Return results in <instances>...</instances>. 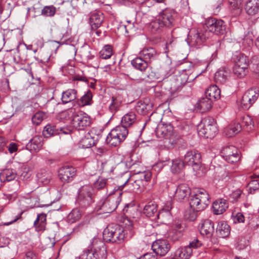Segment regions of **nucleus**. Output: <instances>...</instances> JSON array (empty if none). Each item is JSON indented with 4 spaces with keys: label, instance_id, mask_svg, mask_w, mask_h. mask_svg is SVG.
Returning <instances> with one entry per match:
<instances>
[{
    "label": "nucleus",
    "instance_id": "1",
    "mask_svg": "<svg viewBox=\"0 0 259 259\" xmlns=\"http://www.w3.org/2000/svg\"><path fill=\"white\" fill-rule=\"evenodd\" d=\"M90 249L83 253L76 259H105L107 251L104 243L99 239L94 238L90 245Z\"/></svg>",
    "mask_w": 259,
    "mask_h": 259
},
{
    "label": "nucleus",
    "instance_id": "2",
    "mask_svg": "<svg viewBox=\"0 0 259 259\" xmlns=\"http://www.w3.org/2000/svg\"><path fill=\"white\" fill-rule=\"evenodd\" d=\"M201 155L198 151H188L184 156L183 162L191 166L193 176L201 178L204 176L205 170L201 166Z\"/></svg>",
    "mask_w": 259,
    "mask_h": 259
},
{
    "label": "nucleus",
    "instance_id": "3",
    "mask_svg": "<svg viewBox=\"0 0 259 259\" xmlns=\"http://www.w3.org/2000/svg\"><path fill=\"white\" fill-rule=\"evenodd\" d=\"M127 182L128 181L125 182L123 185L118 186L117 189H114L113 191L102 203L100 209L104 212H111L116 209L121 200L122 189Z\"/></svg>",
    "mask_w": 259,
    "mask_h": 259
},
{
    "label": "nucleus",
    "instance_id": "4",
    "mask_svg": "<svg viewBox=\"0 0 259 259\" xmlns=\"http://www.w3.org/2000/svg\"><path fill=\"white\" fill-rule=\"evenodd\" d=\"M104 240L107 242L120 243L124 238L123 228L116 224L108 225L103 232Z\"/></svg>",
    "mask_w": 259,
    "mask_h": 259
},
{
    "label": "nucleus",
    "instance_id": "5",
    "mask_svg": "<svg viewBox=\"0 0 259 259\" xmlns=\"http://www.w3.org/2000/svg\"><path fill=\"white\" fill-rule=\"evenodd\" d=\"M209 196L203 189H198L196 193L191 196L190 206L196 211L204 210L209 204Z\"/></svg>",
    "mask_w": 259,
    "mask_h": 259
},
{
    "label": "nucleus",
    "instance_id": "6",
    "mask_svg": "<svg viewBox=\"0 0 259 259\" xmlns=\"http://www.w3.org/2000/svg\"><path fill=\"white\" fill-rule=\"evenodd\" d=\"M128 133V130L117 126L108 134L106 142L110 146L116 147L125 140Z\"/></svg>",
    "mask_w": 259,
    "mask_h": 259
},
{
    "label": "nucleus",
    "instance_id": "7",
    "mask_svg": "<svg viewBox=\"0 0 259 259\" xmlns=\"http://www.w3.org/2000/svg\"><path fill=\"white\" fill-rule=\"evenodd\" d=\"M95 192L90 185H84L79 190L77 203L81 207H87L94 201Z\"/></svg>",
    "mask_w": 259,
    "mask_h": 259
},
{
    "label": "nucleus",
    "instance_id": "8",
    "mask_svg": "<svg viewBox=\"0 0 259 259\" xmlns=\"http://www.w3.org/2000/svg\"><path fill=\"white\" fill-rule=\"evenodd\" d=\"M101 130L92 128L79 141V147L86 149L95 145L101 138Z\"/></svg>",
    "mask_w": 259,
    "mask_h": 259
},
{
    "label": "nucleus",
    "instance_id": "9",
    "mask_svg": "<svg viewBox=\"0 0 259 259\" xmlns=\"http://www.w3.org/2000/svg\"><path fill=\"white\" fill-rule=\"evenodd\" d=\"M203 122V126L199 125L198 134L206 138H213L218 131L215 120L212 118L208 117L204 119Z\"/></svg>",
    "mask_w": 259,
    "mask_h": 259
},
{
    "label": "nucleus",
    "instance_id": "10",
    "mask_svg": "<svg viewBox=\"0 0 259 259\" xmlns=\"http://www.w3.org/2000/svg\"><path fill=\"white\" fill-rule=\"evenodd\" d=\"M207 31L201 29H192L189 31L187 37V42L191 47H199L208 36Z\"/></svg>",
    "mask_w": 259,
    "mask_h": 259
},
{
    "label": "nucleus",
    "instance_id": "11",
    "mask_svg": "<svg viewBox=\"0 0 259 259\" xmlns=\"http://www.w3.org/2000/svg\"><path fill=\"white\" fill-rule=\"evenodd\" d=\"M157 17L164 27L170 28L175 25L177 14L173 9L166 8L160 12Z\"/></svg>",
    "mask_w": 259,
    "mask_h": 259
},
{
    "label": "nucleus",
    "instance_id": "12",
    "mask_svg": "<svg viewBox=\"0 0 259 259\" xmlns=\"http://www.w3.org/2000/svg\"><path fill=\"white\" fill-rule=\"evenodd\" d=\"M206 25L209 31L217 35H222L226 31L225 22L221 19L210 18L206 21Z\"/></svg>",
    "mask_w": 259,
    "mask_h": 259
},
{
    "label": "nucleus",
    "instance_id": "13",
    "mask_svg": "<svg viewBox=\"0 0 259 259\" xmlns=\"http://www.w3.org/2000/svg\"><path fill=\"white\" fill-rule=\"evenodd\" d=\"M255 89L248 90L243 95L240 106L243 110L248 109L255 102L259 94Z\"/></svg>",
    "mask_w": 259,
    "mask_h": 259
},
{
    "label": "nucleus",
    "instance_id": "14",
    "mask_svg": "<svg viewBox=\"0 0 259 259\" xmlns=\"http://www.w3.org/2000/svg\"><path fill=\"white\" fill-rule=\"evenodd\" d=\"M222 156L230 163H234L240 159L239 151L235 146L229 145L222 148L221 150Z\"/></svg>",
    "mask_w": 259,
    "mask_h": 259
},
{
    "label": "nucleus",
    "instance_id": "15",
    "mask_svg": "<svg viewBox=\"0 0 259 259\" xmlns=\"http://www.w3.org/2000/svg\"><path fill=\"white\" fill-rule=\"evenodd\" d=\"M91 119L85 113L79 111L74 117L72 126L78 131L83 130L90 125Z\"/></svg>",
    "mask_w": 259,
    "mask_h": 259
},
{
    "label": "nucleus",
    "instance_id": "16",
    "mask_svg": "<svg viewBox=\"0 0 259 259\" xmlns=\"http://www.w3.org/2000/svg\"><path fill=\"white\" fill-rule=\"evenodd\" d=\"M143 213L148 217L153 218L154 220L164 218V212L158 211L157 204L154 201H150L145 206Z\"/></svg>",
    "mask_w": 259,
    "mask_h": 259
},
{
    "label": "nucleus",
    "instance_id": "17",
    "mask_svg": "<svg viewBox=\"0 0 259 259\" xmlns=\"http://www.w3.org/2000/svg\"><path fill=\"white\" fill-rule=\"evenodd\" d=\"M156 132L158 137L165 139H170L177 136L175 135V128L170 123L158 125Z\"/></svg>",
    "mask_w": 259,
    "mask_h": 259
},
{
    "label": "nucleus",
    "instance_id": "18",
    "mask_svg": "<svg viewBox=\"0 0 259 259\" xmlns=\"http://www.w3.org/2000/svg\"><path fill=\"white\" fill-rule=\"evenodd\" d=\"M152 248L156 254L164 256L169 251L170 245L167 240L159 239L153 243Z\"/></svg>",
    "mask_w": 259,
    "mask_h": 259
},
{
    "label": "nucleus",
    "instance_id": "19",
    "mask_svg": "<svg viewBox=\"0 0 259 259\" xmlns=\"http://www.w3.org/2000/svg\"><path fill=\"white\" fill-rule=\"evenodd\" d=\"M139 55L149 63L158 59L159 53L152 47H145L139 52Z\"/></svg>",
    "mask_w": 259,
    "mask_h": 259
},
{
    "label": "nucleus",
    "instance_id": "20",
    "mask_svg": "<svg viewBox=\"0 0 259 259\" xmlns=\"http://www.w3.org/2000/svg\"><path fill=\"white\" fill-rule=\"evenodd\" d=\"M153 106V104L150 99L145 98L144 100H140L137 103L135 109L138 113L142 115H146L152 110Z\"/></svg>",
    "mask_w": 259,
    "mask_h": 259
},
{
    "label": "nucleus",
    "instance_id": "21",
    "mask_svg": "<svg viewBox=\"0 0 259 259\" xmlns=\"http://www.w3.org/2000/svg\"><path fill=\"white\" fill-rule=\"evenodd\" d=\"M190 193L191 190L187 184H181L177 188L174 197L177 201L181 202L186 199Z\"/></svg>",
    "mask_w": 259,
    "mask_h": 259
},
{
    "label": "nucleus",
    "instance_id": "22",
    "mask_svg": "<svg viewBox=\"0 0 259 259\" xmlns=\"http://www.w3.org/2000/svg\"><path fill=\"white\" fill-rule=\"evenodd\" d=\"M69 133V131L67 129L57 128L56 126L51 124L45 126L42 132L44 136L46 138L61 134H68Z\"/></svg>",
    "mask_w": 259,
    "mask_h": 259
},
{
    "label": "nucleus",
    "instance_id": "23",
    "mask_svg": "<svg viewBox=\"0 0 259 259\" xmlns=\"http://www.w3.org/2000/svg\"><path fill=\"white\" fill-rule=\"evenodd\" d=\"M43 138L40 136L33 137L27 144L26 149L31 153L38 152L42 148Z\"/></svg>",
    "mask_w": 259,
    "mask_h": 259
},
{
    "label": "nucleus",
    "instance_id": "24",
    "mask_svg": "<svg viewBox=\"0 0 259 259\" xmlns=\"http://www.w3.org/2000/svg\"><path fill=\"white\" fill-rule=\"evenodd\" d=\"M104 21L103 13L100 12L92 13L89 19V23L92 30H96L99 28Z\"/></svg>",
    "mask_w": 259,
    "mask_h": 259
},
{
    "label": "nucleus",
    "instance_id": "25",
    "mask_svg": "<svg viewBox=\"0 0 259 259\" xmlns=\"http://www.w3.org/2000/svg\"><path fill=\"white\" fill-rule=\"evenodd\" d=\"M123 102V97L119 93L112 95L111 98V103L109 106V110L112 113H115L119 110Z\"/></svg>",
    "mask_w": 259,
    "mask_h": 259
},
{
    "label": "nucleus",
    "instance_id": "26",
    "mask_svg": "<svg viewBox=\"0 0 259 259\" xmlns=\"http://www.w3.org/2000/svg\"><path fill=\"white\" fill-rule=\"evenodd\" d=\"M77 98V91L73 89H69L63 91L61 95V102L62 104H66L68 103H74Z\"/></svg>",
    "mask_w": 259,
    "mask_h": 259
},
{
    "label": "nucleus",
    "instance_id": "27",
    "mask_svg": "<svg viewBox=\"0 0 259 259\" xmlns=\"http://www.w3.org/2000/svg\"><path fill=\"white\" fill-rule=\"evenodd\" d=\"M137 121V115L135 112L130 111L125 114L121 118V125L123 128L128 130V127L132 126Z\"/></svg>",
    "mask_w": 259,
    "mask_h": 259
},
{
    "label": "nucleus",
    "instance_id": "28",
    "mask_svg": "<svg viewBox=\"0 0 259 259\" xmlns=\"http://www.w3.org/2000/svg\"><path fill=\"white\" fill-rule=\"evenodd\" d=\"M58 174L59 178H73L76 174V170L72 166L65 165L59 169Z\"/></svg>",
    "mask_w": 259,
    "mask_h": 259
},
{
    "label": "nucleus",
    "instance_id": "29",
    "mask_svg": "<svg viewBox=\"0 0 259 259\" xmlns=\"http://www.w3.org/2000/svg\"><path fill=\"white\" fill-rule=\"evenodd\" d=\"M200 231L202 235H206L207 237H210L214 232L213 222L208 219L202 221Z\"/></svg>",
    "mask_w": 259,
    "mask_h": 259
},
{
    "label": "nucleus",
    "instance_id": "30",
    "mask_svg": "<svg viewBox=\"0 0 259 259\" xmlns=\"http://www.w3.org/2000/svg\"><path fill=\"white\" fill-rule=\"evenodd\" d=\"M230 70L226 68L219 69L214 75V80L216 83L224 84L228 80Z\"/></svg>",
    "mask_w": 259,
    "mask_h": 259
},
{
    "label": "nucleus",
    "instance_id": "31",
    "mask_svg": "<svg viewBox=\"0 0 259 259\" xmlns=\"http://www.w3.org/2000/svg\"><path fill=\"white\" fill-rule=\"evenodd\" d=\"M228 207L227 200L222 198L215 200L212 204L213 211L215 214H222Z\"/></svg>",
    "mask_w": 259,
    "mask_h": 259
},
{
    "label": "nucleus",
    "instance_id": "32",
    "mask_svg": "<svg viewBox=\"0 0 259 259\" xmlns=\"http://www.w3.org/2000/svg\"><path fill=\"white\" fill-rule=\"evenodd\" d=\"M232 59L235 63L234 65H239V66L246 67H248L249 66V61L248 57L240 52H236L233 55Z\"/></svg>",
    "mask_w": 259,
    "mask_h": 259
},
{
    "label": "nucleus",
    "instance_id": "33",
    "mask_svg": "<svg viewBox=\"0 0 259 259\" xmlns=\"http://www.w3.org/2000/svg\"><path fill=\"white\" fill-rule=\"evenodd\" d=\"M230 227L227 222L222 221L218 223L216 232L219 237H227L230 235Z\"/></svg>",
    "mask_w": 259,
    "mask_h": 259
},
{
    "label": "nucleus",
    "instance_id": "34",
    "mask_svg": "<svg viewBox=\"0 0 259 259\" xmlns=\"http://www.w3.org/2000/svg\"><path fill=\"white\" fill-rule=\"evenodd\" d=\"M205 96L213 102L221 98V90L216 85H210L205 92Z\"/></svg>",
    "mask_w": 259,
    "mask_h": 259
},
{
    "label": "nucleus",
    "instance_id": "35",
    "mask_svg": "<svg viewBox=\"0 0 259 259\" xmlns=\"http://www.w3.org/2000/svg\"><path fill=\"white\" fill-rule=\"evenodd\" d=\"M192 255V251L187 246L178 248L175 252L172 259H189Z\"/></svg>",
    "mask_w": 259,
    "mask_h": 259
},
{
    "label": "nucleus",
    "instance_id": "36",
    "mask_svg": "<svg viewBox=\"0 0 259 259\" xmlns=\"http://www.w3.org/2000/svg\"><path fill=\"white\" fill-rule=\"evenodd\" d=\"M214 177L221 178L227 177H233L232 175V171L229 169L228 166L220 165L214 167Z\"/></svg>",
    "mask_w": 259,
    "mask_h": 259
},
{
    "label": "nucleus",
    "instance_id": "37",
    "mask_svg": "<svg viewBox=\"0 0 259 259\" xmlns=\"http://www.w3.org/2000/svg\"><path fill=\"white\" fill-rule=\"evenodd\" d=\"M245 9L249 15H254L259 11V0H248Z\"/></svg>",
    "mask_w": 259,
    "mask_h": 259
},
{
    "label": "nucleus",
    "instance_id": "38",
    "mask_svg": "<svg viewBox=\"0 0 259 259\" xmlns=\"http://www.w3.org/2000/svg\"><path fill=\"white\" fill-rule=\"evenodd\" d=\"M131 64L135 69L144 72L147 69L148 63L139 55L131 61Z\"/></svg>",
    "mask_w": 259,
    "mask_h": 259
},
{
    "label": "nucleus",
    "instance_id": "39",
    "mask_svg": "<svg viewBox=\"0 0 259 259\" xmlns=\"http://www.w3.org/2000/svg\"><path fill=\"white\" fill-rule=\"evenodd\" d=\"M46 214L40 213L37 214V218L34 222V226L37 231H42L46 229Z\"/></svg>",
    "mask_w": 259,
    "mask_h": 259
},
{
    "label": "nucleus",
    "instance_id": "40",
    "mask_svg": "<svg viewBox=\"0 0 259 259\" xmlns=\"http://www.w3.org/2000/svg\"><path fill=\"white\" fill-rule=\"evenodd\" d=\"M197 107L201 110L202 112H206L211 109L212 105V101L208 97H202L197 103Z\"/></svg>",
    "mask_w": 259,
    "mask_h": 259
},
{
    "label": "nucleus",
    "instance_id": "41",
    "mask_svg": "<svg viewBox=\"0 0 259 259\" xmlns=\"http://www.w3.org/2000/svg\"><path fill=\"white\" fill-rule=\"evenodd\" d=\"M93 94L90 90L88 91L80 98L75 101L79 106L91 105L92 103Z\"/></svg>",
    "mask_w": 259,
    "mask_h": 259
},
{
    "label": "nucleus",
    "instance_id": "42",
    "mask_svg": "<svg viewBox=\"0 0 259 259\" xmlns=\"http://www.w3.org/2000/svg\"><path fill=\"white\" fill-rule=\"evenodd\" d=\"M242 129V126L239 123H234L229 125L225 130V133L226 136L229 137H231L238 133H239Z\"/></svg>",
    "mask_w": 259,
    "mask_h": 259
},
{
    "label": "nucleus",
    "instance_id": "43",
    "mask_svg": "<svg viewBox=\"0 0 259 259\" xmlns=\"http://www.w3.org/2000/svg\"><path fill=\"white\" fill-rule=\"evenodd\" d=\"M81 212L78 208L73 209L67 216V221L69 223H73L78 221L81 217Z\"/></svg>",
    "mask_w": 259,
    "mask_h": 259
},
{
    "label": "nucleus",
    "instance_id": "44",
    "mask_svg": "<svg viewBox=\"0 0 259 259\" xmlns=\"http://www.w3.org/2000/svg\"><path fill=\"white\" fill-rule=\"evenodd\" d=\"M164 27L162 25L158 18L156 16L155 19L152 21L149 24V29L153 33H158L161 32L162 28Z\"/></svg>",
    "mask_w": 259,
    "mask_h": 259
},
{
    "label": "nucleus",
    "instance_id": "45",
    "mask_svg": "<svg viewBox=\"0 0 259 259\" xmlns=\"http://www.w3.org/2000/svg\"><path fill=\"white\" fill-rule=\"evenodd\" d=\"M184 163L180 159H176L172 160L171 166V172L174 174L180 173L184 167Z\"/></svg>",
    "mask_w": 259,
    "mask_h": 259
},
{
    "label": "nucleus",
    "instance_id": "46",
    "mask_svg": "<svg viewBox=\"0 0 259 259\" xmlns=\"http://www.w3.org/2000/svg\"><path fill=\"white\" fill-rule=\"evenodd\" d=\"M112 55V48L108 45H105L99 52L100 57L103 59H109Z\"/></svg>",
    "mask_w": 259,
    "mask_h": 259
},
{
    "label": "nucleus",
    "instance_id": "47",
    "mask_svg": "<svg viewBox=\"0 0 259 259\" xmlns=\"http://www.w3.org/2000/svg\"><path fill=\"white\" fill-rule=\"evenodd\" d=\"M78 110H76L74 108H69L62 113V116L66 119L70 120L71 123H72L74 117L77 114Z\"/></svg>",
    "mask_w": 259,
    "mask_h": 259
},
{
    "label": "nucleus",
    "instance_id": "48",
    "mask_svg": "<svg viewBox=\"0 0 259 259\" xmlns=\"http://www.w3.org/2000/svg\"><path fill=\"white\" fill-rule=\"evenodd\" d=\"M47 116L45 112L42 111H38L36 112L32 117V122L34 124L39 125Z\"/></svg>",
    "mask_w": 259,
    "mask_h": 259
},
{
    "label": "nucleus",
    "instance_id": "49",
    "mask_svg": "<svg viewBox=\"0 0 259 259\" xmlns=\"http://www.w3.org/2000/svg\"><path fill=\"white\" fill-rule=\"evenodd\" d=\"M248 71V67L234 65L233 68L234 73L239 78L244 77Z\"/></svg>",
    "mask_w": 259,
    "mask_h": 259
},
{
    "label": "nucleus",
    "instance_id": "50",
    "mask_svg": "<svg viewBox=\"0 0 259 259\" xmlns=\"http://www.w3.org/2000/svg\"><path fill=\"white\" fill-rule=\"evenodd\" d=\"M189 126L184 122H180L175 128V134L178 133L180 136L186 134L189 130Z\"/></svg>",
    "mask_w": 259,
    "mask_h": 259
},
{
    "label": "nucleus",
    "instance_id": "51",
    "mask_svg": "<svg viewBox=\"0 0 259 259\" xmlns=\"http://www.w3.org/2000/svg\"><path fill=\"white\" fill-rule=\"evenodd\" d=\"M56 12V8L53 6H45L41 10V14L46 17H53Z\"/></svg>",
    "mask_w": 259,
    "mask_h": 259
},
{
    "label": "nucleus",
    "instance_id": "52",
    "mask_svg": "<svg viewBox=\"0 0 259 259\" xmlns=\"http://www.w3.org/2000/svg\"><path fill=\"white\" fill-rule=\"evenodd\" d=\"M172 201L171 199L166 201L163 208L160 211L164 212V218H167V219L168 220L171 219V213L170 212V210L172 208Z\"/></svg>",
    "mask_w": 259,
    "mask_h": 259
},
{
    "label": "nucleus",
    "instance_id": "53",
    "mask_svg": "<svg viewBox=\"0 0 259 259\" xmlns=\"http://www.w3.org/2000/svg\"><path fill=\"white\" fill-rule=\"evenodd\" d=\"M195 209H192L191 207L190 209L186 210L184 213V217L186 220L189 221H194L197 217V213Z\"/></svg>",
    "mask_w": 259,
    "mask_h": 259
},
{
    "label": "nucleus",
    "instance_id": "54",
    "mask_svg": "<svg viewBox=\"0 0 259 259\" xmlns=\"http://www.w3.org/2000/svg\"><path fill=\"white\" fill-rule=\"evenodd\" d=\"M241 126H249V128L251 129V126H253L252 118L248 115L243 116L241 118Z\"/></svg>",
    "mask_w": 259,
    "mask_h": 259
},
{
    "label": "nucleus",
    "instance_id": "55",
    "mask_svg": "<svg viewBox=\"0 0 259 259\" xmlns=\"http://www.w3.org/2000/svg\"><path fill=\"white\" fill-rule=\"evenodd\" d=\"M183 235L180 231H176L171 229L168 232V238L173 242L178 241Z\"/></svg>",
    "mask_w": 259,
    "mask_h": 259
},
{
    "label": "nucleus",
    "instance_id": "56",
    "mask_svg": "<svg viewBox=\"0 0 259 259\" xmlns=\"http://www.w3.org/2000/svg\"><path fill=\"white\" fill-rule=\"evenodd\" d=\"M185 228L186 226L185 224L182 223L181 221H178L175 222L172 226L171 229L176 231H180V233H182L183 234V232L185 231Z\"/></svg>",
    "mask_w": 259,
    "mask_h": 259
},
{
    "label": "nucleus",
    "instance_id": "57",
    "mask_svg": "<svg viewBox=\"0 0 259 259\" xmlns=\"http://www.w3.org/2000/svg\"><path fill=\"white\" fill-rule=\"evenodd\" d=\"M15 171L12 169H5L0 172V178H15L16 175Z\"/></svg>",
    "mask_w": 259,
    "mask_h": 259
},
{
    "label": "nucleus",
    "instance_id": "58",
    "mask_svg": "<svg viewBox=\"0 0 259 259\" xmlns=\"http://www.w3.org/2000/svg\"><path fill=\"white\" fill-rule=\"evenodd\" d=\"M202 246V243L197 238L194 239L192 241H190L188 247L191 248L192 251V254L195 252L197 249H198Z\"/></svg>",
    "mask_w": 259,
    "mask_h": 259
},
{
    "label": "nucleus",
    "instance_id": "59",
    "mask_svg": "<svg viewBox=\"0 0 259 259\" xmlns=\"http://www.w3.org/2000/svg\"><path fill=\"white\" fill-rule=\"evenodd\" d=\"M16 176L23 178H29L28 168L26 166H22L16 174Z\"/></svg>",
    "mask_w": 259,
    "mask_h": 259
},
{
    "label": "nucleus",
    "instance_id": "60",
    "mask_svg": "<svg viewBox=\"0 0 259 259\" xmlns=\"http://www.w3.org/2000/svg\"><path fill=\"white\" fill-rule=\"evenodd\" d=\"M241 194L242 191L240 189H237L230 194V199L233 202L237 201L241 197Z\"/></svg>",
    "mask_w": 259,
    "mask_h": 259
},
{
    "label": "nucleus",
    "instance_id": "61",
    "mask_svg": "<svg viewBox=\"0 0 259 259\" xmlns=\"http://www.w3.org/2000/svg\"><path fill=\"white\" fill-rule=\"evenodd\" d=\"M106 185V179H97V180L94 183L95 188L98 189L103 188Z\"/></svg>",
    "mask_w": 259,
    "mask_h": 259
},
{
    "label": "nucleus",
    "instance_id": "62",
    "mask_svg": "<svg viewBox=\"0 0 259 259\" xmlns=\"http://www.w3.org/2000/svg\"><path fill=\"white\" fill-rule=\"evenodd\" d=\"M244 221L245 217L242 213L238 212L233 217V222L234 223H244Z\"/></svg>",
    "mask_w": 259,
    "mask_h": 259
},
{
    "label": "nucleus",
    "instance_id": "63",
    "mask_svg": "<svg viewBox=\"0 0 259 259\" xmlns=\"http://www.w3.org/2000/svg\"><path fill=\"white\" fill-rule=\"evenodd\" d=\"M128 76L130 79L136 81L138 83L142 82L145 79V76L143 74L138 76L134 74H131L130 75H128Z\"/></svg>",
    "mask_w": 259,
    "mask_h": 259
},
{
    "label": "nucleus",
    "instance_id": "64",
    "mask_svg": "<svg viewBox=\"0 0 259 259\" xmlns=\"http://www.w3.org/2000/svg\"><path fill=\"white\" fill-rule=\"evenodd\" d=\"M242 45L244 46L245 48H249L251 46L253 45V40L252 38L246 36L243 39Z\"/></svg>",
    "mask_w": 259,
    "mask_h": 259
}]
</instances>
